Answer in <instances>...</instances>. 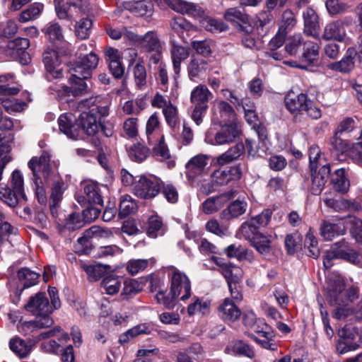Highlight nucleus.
Returning a JSON list of instances; mask_svg holds the SVG:
<instances>
[{
    "label": "nucleus",
    "mask_w": 362,
    "mask_h": 362,
    "mask_svg": "<svg viewBox=\"0 0 362 362\" xmlns=\"http://www.w3.org/2000/svg\"><path fill=\"white\" fill-rule=\"evenodd\" d=\"M82 104L89 111L80 114L76 120L77 129L81 128L87 135H94L99 129L98 117H105L109 114V103L100 96H95L83 100Z\"/></svg>",
    "instance_id": "f257e3e1"
},
{
    "label": "nucleus",
    "mask_w": 362,
    "mask_h": 362,
    "mask_svg": "<svg viewBox=\"0 0 362 362\" xmlns=\"http://www.w3.org/2000/svg\"><path fill=\"white\" fill-rule=\"evenodd\" d=\"M0 199L10 207L23 205L27 201L24 191V180L20 170L13 172L8 185L0 186Z\"/></svg>",
    "instance_id": "f03ea898"
},
{
    "label": "nucleus",
    "mask_w": 362,
    "mask_h": 362,
    "mask_svg": "<svg viewBox=\"0 0 362 362\" xmlns=\"http://www.w3.org/2000/svg\"><path fill=\"white\" fill-rule=\"evenodd\" d=\"M336 247L327 251L323 260V264L329 269L332 266V260L343 259L360 267H362V254L359 255L350 248L344 240L334 244Z\"/></svg>",
    "instance_id": "7ed1b4c3"
},
{
    "label": "nucleus",
    "mask_w": 362,
    "mask_h": 362,
    "mask_svg": "<svg viewBox=\"0 0 362 362\" xmlns=\"http://www.w3.org/2000/svg\"><path fill=\"white\" fill-rule=\"evenodd\" d=\"M168 278L170 282V294L180 297L182 301L191 297V281L185 272L171 267L168 271Z\"/></svg>",
    "instance_id": "20e7f679"
},
{
    "label": "nucleus",
    "mask_w": 362,
    "mask_h": 362,
    "mask_svg": "<svg viewBox=\"0 0 362 362\" xmlns=\"http://www.w3.org/2000/svg\"><path fill=\"white\" fill-rule=\"evenodd\" d=\"M161 179L153 175H141L134 183L133 193L137 197L151 199L157 197L161 190Z\"/></svg>",
    "instance_id": "39448f33"
},
{
    "label": "nucleus",
    "mask_w": 362,
    "mask_h": 362,
    "mask_svg": "<svg viewBox=\"0 0 362 362\" xmlns=\"http://www.w3.org/2000/svg\"><path fill=\"white\" fill-rule=\"evenodd\" d=\"M359 297V288L356 286H350L345 291V284L342 280L337 279L330 285L327 299L330 304L349 303Z\"/></svg>",
    "instance_id": "423d86ee"
},
{
    "label": "nucleus",
    "mask_w": 362,
    "mask_h": 362,
    "mask_svg": "<svg viewBox=\"0 0 362 362\" xmlns=\"http://www.w3.org/2000/svg\"><path fill=\"white\" fill-rule=\"evenodd\" d=\"M331 172L329 163L319 168H310V175L305 178L304 187L314 195H319L323 190Z\"/></svg>",
    "instance_id": "0eeeda50"
},
{
    "label": "nucleus",
    "mask_w": 362,
    "mask_h": 362,
    "mask_svg": "<svg viewBox=\"0 0 362 362\" xmlns=\"http://www.w3.org/2000/svg\"><path fill=\"white\" fill-rule=\"evenodd\" d=\"M98 55L90 52L70 63L69 71L71 76L90 78L93 71L98 66Z\"/></svg>",
    "instance_id": "6e6552de"
},
{
    "label": "nucleus",
    "mask_w": 362,
    "mask_h": 362,
    "mask_svg": "<svg viewBox=\"0 0 362 362\" xmlns=\"http://www.w3.org/2000/svg\"><path fill=\"white\" fill-rule=\"evenodd\" d=\"M55 11L57 17L62 20H71L74 15L71 8L76 14H85L90 11V4L88 0H54Z\"/></svg>",
    "instance_id": "1a4fd4ad"
},
{
    "label": "nucleus",
    "mask_w": 362,
    "mask_h": 362,
    "mask_svg": "<svg viewBox=\"0 0 362 362\" xmlns=\"http://www.w3.org/2000/svg\"><path fill=\"white\" fill-rule=\"evenodd\" d=\"M352 23L353 18L349 16L332 21L325 26L322 37L325 40L344 42L346 38L345 28Z\"/></svg>",
    "instance_id": "9d476101"
},
{
    "label": "nucleus",
    "mask_w": 362,
    "mask_h": 362,
    "mask_svg": "<svg viewBox=\"0 0 362 362\" xmlns=\"http://www.w3.org/2000/svg\"><path fill=\"white\" fill-rule=\"evenodd\" d=\"M25 308L33 315L39 318L51 317L53 308L49 302L45 293L39 292L34 296L30 297Z\"/></svg>",
    "instance_id": "9b49d317"
},
{
    "label": "nucleus",
    "mask_w": 362,
    "mask_h": 362,
    "mask_svg": "<svg viewBox=\"0 0 362 362\" xmlns=\"http://www.w3.org/2000/svg\"><path fill=\"white\" fill-rule=\"evenodd\" d=\"M28 167L32 170L34 180H42L45 182L52 174V165L50 156L47 152H43L40 157H33L28 162Z\"/></svg>",
    "instance_id": "f8f14e48"
},
{
    "label": "nucleus",
    "mask_w": 362,
    "mask_h": 362,
    "mask_svg": "<svg viewBox=\"0 0 362 362\" xmlns=\"http://www.w3.org/2000/svg\"><path fill=\"white\" fill-rule=\"evenodd\" d=\"M86 78H76L71 76L69 79L70 86H64L57 90L58 96L63 98L65 96H78L83 95L89 90V86L87 83Z\"/></svg>",
    "instance_id": "ddd939ff"
},
{
    "label": "nucleus",
    "mask_w": 362,
    "mask_h": 362,
    "mask_svg": "<svg viewBox=\"0 0 362 362\" xmlns=\"http://www.w3.org/2000/svg\"><path fill=\"white\" fill-rule=\"evenodd\" d=\"M235 191L221 194L207 198L201 205L202 211L206 214H212L219 211L225 204L235 196Z\"/></svg>",
    "instance_id": "4468645a"
},
{
    "label": "nucleus",
    "mask_w": 362,
    "mask_h": 362,
    "mask_svg": "<svg viewBox=\"0 0 362 362\" xmlns=\"http://www.w3.org/2000/svg\"><path fill=\"white\" fill-rule=\"evenodd\" d=\"M223 124L214 136L215 142L218 145H223L234 141L241 133L240 125L237 122H230L228 124L226 123Z\"/></svg>",
    "instance_id": "2eb2a0df"
},
{
    "label": "nucleus",
    "mask_w": 362,
    "mask_h": 362,
    "mask_svg": "<svg viewBox=\"0 0 362 362\" xmlns=\"http://www.w3.org/2000/svg\"><path fill=\"white\" fill-rule=\"evenodd\" d=\"M208 165V157L203 154H199L192 158L185 165L186 177L189 180H194L197 176L202 175Z\"/></svg>",
    "instance_id": "dca6fc26"
},
{
    "label": "nucleus",
    "mask_w": 362,
    "mask_h": 362,
    "mask_svg": "<svg viewBox=\"0 0 362 362\" xmlns=\"http://www.w3.org/2000/svg\"><path fill=\"white\" fill-rule=\"evenodd\" d=\"M304 21V33L315 39L320 38V27L319 18L316 12L310 8H306L303 13Z\"/></svg>",
    "instance_id": "f3484780"
},
{
    "label": "nucleus",
    "mask_w": 362,
    "mask_h": 362,
    "mask_svg": "<svg viewBox=\"0 0 362 362\" xmlns=\"http://www.w3.org/2000/svg\"><path fill=\"white\" fill-rule=\"evenodd\" d=\"M160 3L167 4L170 8L177 13H186L192 16H199L202 14V8L189 2L182 0H156Z\"/></svg>",
    "instance_id": "a211bd4d"
},
{
    "label": "nucleus",
    "mask_w": 362,
    "mask_h": 362,
    "mask_svg": "<svg viewBox=\"0 0 362 362\" xmlns=\"http://www.w3.org/2000/svg\"><path fill=\"white\" fill-rule=\"evenodd\" d=\"M53 324L54 320L52 317L37 318L35 320L19 322L18 329L19 332L27 336L39 329L51 327Z\"/></svg>",
    "instance_id": "6ab92c4d"
},
{
    "label": "nucleus",
    "mask_w": 362,
    "mask_h": 362,
    "mask_svg": "<svg viewBox=\"0 0 362 362\" xmlns=\"http://www.w3.org/2000/svg\"><path fill=\"white\" fill-rule=\"evenodd\" d=\"M357 55V51L354 47H349L344 57L338 62L330 63L327 67L333 71L341 73H349L354 68V59Z\"/></svg>",
    "instance_id": "aec40b11"
},
{
    "label": "nucleus",
    "mask_w": 362,
    "mask_h": 362,
    "mask_svg": "<svg viewBox=\"0 0 362 362\" xmlns=\"http://www.w3.org/2000/svg\"><path fill=\"white\" fill-rule=\"evenodd\" d=\"M284 102L287 110L293 114L303 112L310 104L306 94H295L293 92L286 95Z\"/></svg>",
    "instance_id": "412c9836"
},
{
    "label": "nucleus",
    "mask_w": 362,
    "mask_h": 362,
    "mask_svg": "<svg viewBox=\"0 0 362 362\" xmlns=\"http://www.w3.org/2000/svg\"><path fill=\"white\" fill-rule=\"evenodd\" d=\"M219 317L226 322H233L239 319L241 311L235 303L226 298L218 308Z\"/></svg>",
    "instance_id": "4be33fe9"
},
{
    "label": "nucleus",
    "mask_w": 362,
    "mask_h": 362,
    "mask_svg": "<svg viewBox=\"0 0 362 362\" xmlns=\"http://www.w3.org/2000/svg\"><path fill=\"white\" fill-rule=\"evenodd\" d=\"M43 63L46 70L54 78L61 76L60 61L57 52L52 49L45 50L43 53Z\"/></svg>",
    "instance_id": "5701e85b"
},
{
    "label": "nucleus",
    "mask_w": 362,
    "mask_h": 362,
    "mask_svg": "<svg viewBox=\"0 0 362 362\" xmlns=\"http://www.w3.org/2000/svg\"><path fill=\"white\" fill-rule=\"evenodd\" d=\"M213 94L205 85H198L191 92L190 101L194 106L209 107L208 103Z\"/></svg>",
    "instance_id": "b1692460"
},
{
    "label": "nucleus",
    "mask_w": 362,
    "mask_h": 362,
    "mask_svg": "<svg viewBox=\"0 0 362 362\" xmlns=\"http://www.w3.org/2000/svg\"><path fill=\"white\" fill-rule=\"evenodd\" d=\"M64 190L65 184L63 181H56L53 183L49 198V209L53 217L58 216V209Z\"/></svg>",
    "instance_id": "393cba45"
},
{
    "label": "nucleus",
    "mask_w": 362,
    "mask_h": 362,
    "mask_svg": "<svg viewBox=\"0 0 362 362\" xmlns=\"http://www.w3.org/2000/svg\"><path fill=\"white\" fill-rule=\"evenodd\" d=\"M247 203L245 201L235 200L229 204L220 214V218L223 220L229 221L237 218L246 212Z\"/></svg>",
    "instance_id": "a878e982"
},
{
    "label": "nucleus",
    "mask_w": 362,
    "mask_h": 362,
    "mask_svg": "<svg viewBox=\"0 0 362 362\" xmlns=\"http://www.w3.org/2000/svg\"><path fill=\"white\" fill-rule=\"evenodd\" d=\"M136 41L138 46L145 52L158 51L161 49L157 35L152 31L146 33L144 35H136Z\"/></svg>",
    "instance_id": "bb28decb"
},
{
    "label": "nucleus",
    "mask_w": 362,
    "mask_h": 362,
    "mask_svg": "<svg viewBox=\"0 0 362 362\" xmlns=\"http://www.w3.org/2000/svg\"><path fill=\"white\" fill-rule=\"evenodd\" d=\"M245 152V146L243 143H238L230 147L228 151L218 156L216 162L220 165H224L238 160Z\"/></svg>",
    "instance_id": "cd10ccee"
},
{
    "label": "nucleus",
    "mask_w": 362,
    "mask_h": 362,
    "mask_svg": "<svg viewBox=\"0 0 362 362\" xmlns=\"http://www.w3.org/2000/svg\"><path fill=\"white\" fill-rule=\"evenodd\" d=\"M59 130L68 137L76 139L78 136L77 125L74 124V117L71 114H63L58 118Z\"/></svg>",
    "instance_id": "c85d7f7f"
},
{
    "label": "nucleus",
    "mask_w": 362,
    "mask_h": 362,
    "mask_svg": "<svg viewBox=\"0 0 362 362\" xmlns=\"http://www.w3.org/2000/svg\"><path fill=\"white\" fill-rule=\"evenodd\" d=\"M166 230V226L161 217L157 214L149 216L147 221L146 234L148 237L156 238L163 235Z\"/></svg>",
    "instance_id": "c756f323"
},
{
    "label": "nucleus",
    "mask_w": 362,
    "mask_h": 362,
    "mask_svg": "<svg viewBox=\"0 0 362 362\" xmlns=\"http://www.w3.org/2000/svg\"><path fill=\"white\" fill-rule=\"evenodd\" d=\"M270 235L263 233L257 234L251 242L250 245L262 256L267 257L272 253V240Z\"/></svg>",
    "instance_id": "7c9ffc66"
},
{
    "label": "nucleus",
    "mask_w": 362,
    "mask_h": 362,
    "mask_svg": "<svg viewBox=\"0 0 362 362\" xmlns=\"http://www.w3.org/2000/svg\"><path fill=\"white\" fill-rule=\"evenodd\" d=\"M344 232V227L341 224L323 221L320 225V235L325 240H331L336 236L343 235Z\"/></svg>",
    "instance_id": "2f4dec72"
},
{
    "label": "nucleus",
    "mask_w": 362,
    "mask_h": 362,
    "mask_svg": "<svg viewBox=\"0 0 362 362\" xmlns=\"http://www.w3.org/2000/svg\"><path fill=\"white\" fill-rule=\"evenodd\" d=\"M46 38L54 45H59L64 40L62 28L57 22L48 23L42 29Z\"/></svg>",
    "instance_id": "473e14b6"
},
{
    "label": "nucleus",
    "mask_w": 362,
    "mask_h": 362,
    "mask_svg": "<svg viewBox=\"0 0 362 362\" xmlns=\"http://www.w3.org/2000/svg\"><path fill=\"white\" fill-rule=\"evenodd\" d=\"M331 184L337 192L346 193L349 190L350 184L344 168L335 170L331 177Z\"/></svg>",
    "instance_id": "72a5a7b5"
},
{
    "label": "nucleus",
    "mask_w": 362,
    "mask_h": 362,
    "mask_svg": "<svg viewBox=\"0 0 362 362\" xmlns=\"http://www.w3.org/2000/svg\"><path fill=\"white\" fill-rule=\"evenodd\" d=\"M83 191L89 204H94L100 205V206H103V199L100 194V186L97 182H86L84 184Z\"/></svg>",
    "instance_id": "f704fd0d"
},
{
    "label": "nucleus",
    "mask_w": 362,
    "mask_h": 362,
    "mask_svg": "<svg viewBox=\"0 0 362 362\" xmlns=\"http://www.w3.org/2000/svg\"><path fill=\"white\" fill-rule=\"evenodd\" d=\"M171 59L173 62L175 78L179 77L181 70V63L189 57L187 49L182 46H174L171 49Z\"/></svg>",
    "instance_id": "c9c22d12"
},
{
    "label": "nucleus",
    "mask_w": 362,
    "mask_h": 362,
    "mask_svg": "<svg viewBox=\"0 0 362 362\" xmlns=\"http://www.w3.org/2000/svg\"><path fill=\"white\" fill-rule=\"evenodd\" d=\"M208 69L207 61L198 57H192L187 66L189 78L192 80L205 73Z\"/></svg>",
    "instance_id": "e433bc0d"
},
{
    "label": "nucleus",
    "mask_w": 362,
    "mask_h": 362,
    "mask_svg": "<svg viewBox=\"0 0 362 362\" xmlns=\"http://www.w3.org/2000/svg\"><path fill=\"white\" fill-rule=\"evenodd\" d=\"M153 153L160 160H168L169 168L175 165V161L170 159V151L165 143L164 136L159 139L158 143L153 148Z\"/></svg>",
    "instance_id": "4c0bfd02"
},
{
    "label": "nucleus",
    "mask_w": 362,
    "mask_h": 362,
    "mask_svg": "<svg viewBox=\"0 0 362 362\" xmlns=\"http://www.w3.org/2000/svg\"><path fill=\"white\" fill-rule=\"evenodd\" d=\"M226 21L234 24L240 25L248 21V16L245 13V9L241 7H234L227 9L223 15Z\"/></svg>",
    "instance_id": "58836bf2"
},
{
    "label": "nucleus",
    "mask_w": 362,
    "mask_h": 362,
    "mask_svg": "<svg viewBox=\"0 0 362 362\" xmlns=\"http://www.w3.org/2000/svg\"><path fill=\"white\" fill-rule=\"evenodd\" d=\"M55 337L60 342L66 341L69 339V334L63 331L59 326H55L49 330L40 332L36 337L35 340L40 341Z\"/></svg>",
    "instance_id": "ea45409f"
},
{
    "label": "nucleus",
    "mask_w": 362,
    "mask_h": 362,
    "mask_svg": "<svg viewBox=\"0 0 362 362\" xmlns=\"http://www.w3.org/2000/svg\"><path fill=\"white\" fill-rule=\"evenodd\" d=\"M320 47L317 43L310 40L303 42L302 57L304 61L312 64L318 59Z\"/></svg>",
    "instance_id": "a19ab883"
},
{
    "label": "nucleus",
    "mask_w": 362,
    "mask_h": 362,
    "mask_svg": "<svg viewBox=\"0 0 362 362\" xmlns=\"http://www.w3.org/2000/svg\"><path fill=\"white\" fill-rule=\"evenodd\" d=\"M122 279L119 276H105L100 283L101 288L109 295L117 293L121 288Z\"/></svg>",
    "instance_id": "79ce46f5"
},
{
    "label": "nucleus",
    "mask_w": 362,
    "mask_h": 362,
    "mask_svg": "<svg viewBox=\"0 0 362 362\" xmlns=\"http://www.w3.org/2000/svg\"><path fill=\"white\" fill-rule=\"evenodd\" d=\"M9 347L20 358H25L32 349L30 345L19 337L11 339L9 341Z\"/></svg>",
    "instance_id": "37998d69"
},
{
    "label": "nucleus",
    "mask_w": 362,
    "mask_h": 362,
    "mask_svg": "<svg viewBox=\"0 0 362 362\" xmlns=\"http://www.w3.org/2000/svg\"><path fill=\"white\" fill-rule=\"evenodd\" d=\"M259 232L258 226L251 219L242 223L238 229V234L248 240L250 243L256 237Z\"/></svg>",
    "instance_id": "c03bdc74"
},
{
    "label": "nucleus",
    "mask_w": 362,
    "mask_h": 362,
    "mask_svg": "<svg viewBox=\"0 0 362 362\" xmlns=\"http://www.w3.org/2000/svg\"><path fill=\"white\" fill-rule=\"evenodd\" d=\"M160 121L158 113L155 112L150 116L146 125V135L147 141L151 145L156 141V132L159 129Z\"/></svg>",
    "instance_id": "a18cd8bd"
},
{
    "label": "nucleus",
    "mask_w": 362,
    "mask_h": 362,
    "mask_svg": "<svg viewBox=\"0 0 362 362\" xmlns=\"http://www.w3.org/2000/svg\"><path fill=\"white\" fill-rule=\"evenodd\" d=\"M136 210V204L131 196L124 195L121 197L118 214L120 218L128 216L134 213Z\"/></svg>",
    "instance_id": "49530a36"
},
{
    "label": "nucleus",
    "mask_w": 362,
    "mask_h": 362,
    "mask_svg": "<svg viewBox=\"0 0 362 362\" xmlns=\"http://www.w3.org/2000/svg\"><path fill=\"white\" fill-rule=\"evenodd\" d=\"M42 9V4H33L19 14L18 21L21 23H26L30 21H33L40 16Z\"/></svg>",
    "instance_id": "de8ad7c7"
},
{
    "label": "nucleus",
    "mask_w": 362,
    "mask_h": 362,
    "mask_svg": "<svg viewBox=\"0 0 362 362\" xmlns=\"http://www.w3.org/2000/svg\"><path fill=\"white\" fill-rule=\"evenodd\" d=\"M123 288L121 292L122 299H129L134 297L140 291V284L132 279H122Z\"/></svg>",
    "instance_id": "09e8293b"
},
{
    "label": "nucleus",
    "mask_w": 362,
    "mask_h": 362,
    "mask_svg": "<svg viewBox=\"0 0 362 362\" xmlns=\"http://www.w3.org/2000/svg\"><path fill=\"white\" fill-rule=\"evenodd\" d=\"M216 109L220 113L221 124L228 122H234L235 112L229 103L223 100L219 101L217 103Z\"/></svg>",
    "instance_id": "8fccbe9b"
},
{
    "label": "nucleus",
    "mask_w": 362,
    "mask_h": 362,
    "mask_svg": "<svg viewBox=\"0 0 362 362\" xmlns=\"http://www.w3.org/2000/svg\"><path fill=\"white\" fill-rule=\"evenodd\" d=\"M153 8L152 3L146 0L134 1L129 5V10L140 16H150L152 13Z\"/></svg>",
    "instance_id": "3c124183"
},
{
    "label": "nucleus",
    "mask_w": 362,
    "mask_h": 362,
    "mask_svg": "<svg viewBox=\"0 0 362 362\" xmlns=\"http://www.w3.org/2000/svg\"><path fill=\"white\" fill-rule=\"evenodd\" d=\"M18 278L23 281V288H29L37 283L39 274L25 267L18 272Z\"/></svg>",
    "instance_id": "603ef678"
},
{
    "label": "nucleus",
    "mask_w": 362,
    "mask_h": 362,
    "mask_svg": "<svg viewBox=\"0 0 362 362\" xmlns=\"http://www.w3.org/2000/svg\"><path fill=\"white\" fill-rule=\"evenodd\" d=\"M221 273L223 275L228 284L239 281L242 276V269L230 262L227 265H223Z\"/></svg>",
    "instance_id": "864d4df0"
},
{
    "label": "nucleus",
    "mask_w": 362,
    "mask_h": 362,
    "mask_svg": "<svg viewBox=\"0 0 362 362\" xmlns=\"http://www.w3.org/2000/svg\"><path fill=\"white\" fill-rule=\"evenodd\" d=\"M160 192L165 199L171 204H175L179 200V192L177 187L170 182H165L161 180Z\"/></svg>",
    "instance_id": "5fc2aeb1"
},
{
    "label": "nucleus",
    "mask_w": 362,
    "mask_h": 362,
    "mask_svg": "<svg viewBox=\"0 0 362 362\" xmlns=\"http://www.w3.org/2000/svg\"><path fill=\"white\" fill-rule=\"evenodd\" d=\"M149 154V149L140 143H136L130 147L129 150V158L136 162L144 161Z\"/></svg>",
    "instance_id": "6e6d98bb"
},
{
    "label": "nucleus",
    "mask_w": 362,
    "mask_h": 362,
    "mask_svg": "<svg viewBox=\"0 0 362 362\" xmlns=\"http://www.w3.org/2000/svg\"><path fill=\"white\" fill-rule=\"evenodd\" d=\"M92 21L88 18L81 19L75 25V35L80 40L88 38L90 33Z\"/></svg>",
    "instance_id": "4d7b16f0"
},
{
    "label": "nucleus",
    "mask_w": 362,
    "mask_h": 362,
    "mask_svg": "<svg viewBox=\"0 0 362 362\" xmlns=\"http://www.w3.org/2000/svg\"><path fill=\"white\" fill-rule=\"evenodd\" d=\"M326 9L331 16L343 14L348 11L349 6L339 0H327L325 2Z\"/></svg>",
    "instance_id": "13d9d810"
},
{
    "label": "nucleus",
    "mask_w": 362,
    "mask_h": 362,
    "mask_svg": "<svg viewBox=\"0 0 362 362\" xmlns=\"http://www.w3.org/2000/svg\"><path fill=\"white\" fill-rule=\"evenodd\" d=\"M191 46L198 54L208 57L211 54L215 45L211 40H204L192 41Z\"/></svg>",
    "instance_id": "bf43d9fd"
},
{
    "label": "nucleus",
    "mask_w": 362,
    "mask_h": 362,
    "mask_svg": "<svg viewBox=\"0 0 362 362\" xmlns=\"http://www.w3.org/2000/svg\"><path fill=\"white\" fill-rule=\"evenodd\" d=\"M163 114L165 117L167 124L172 129H174L179 124V116L178 110L176 106L173 105H168L162 110Z\"/></svg>",
    "instance_id": "052dcab7"
},
{
    "label": "nucleus",
    "mask_w": 362,
    "mask_h": 362,
    "mask_svg": "<svg viewBox=\"0 0 362 362\" xmlns=\"http://www.w3.org/2000/svg\"><path fill=\"white\" fill-rule=\"evenodd\" d=\"M194 302L187 307V313L189 315H194L197 313H201L202 315H206L209 313V302L202 301L197 297H194Z\"/></svg>",
    "instance_id": "680f3d73"
},
{
    "label": "nucleus",
    "mask_w": 362,
    "mask_h": 362,
    "mask_svg": "<svg viewBox=\"0 0 362 362\" xmlns=\"http://www.w3.org/2000/svg\"><path fill=\"white\" fill-rule=\"evenodd\" d=\"M149 264V260L146 259H132L127 264V271L132 276L144 271Z\"/></svg>",
    "instance_id": "e2e57ef3"
},
{
    "label": "nucleus",
    "mask_w": 362,
    "mask_h": 362,
    "mask_svg": "<svg viewBox=\"0 0 362 362\" xmlns=\"http://www.w3.org/2000/svg\"><path fill=\"white\" fill-rule=\"evenodd\" d=\"M0 106L3 107L8 113L18 112L23 111L26 104L18 100L1 99L0 98Z\"/></svg>",
    "instance_id": "0e129e2a"
},
{
    "label": "nucleus",
    "mask_w": 362,
    "mask_h": 362,
    "mask_svg": "<svg viewBox=\"0 0 362 362\" xmlns=\"http://www.w3.org/2000/svg\"><path fill=\"white\" fill-rule=\"evenodd\" d=\"M323 202L327 207L336 211H342L348 206L347 202L345 199L332 197L330 194L327 193L324 195Z\"/></svg>",
    "instance_id": "69168bd1"
},
{
    "label": "nucleus",
    "mask_w": 362,
    "mask_h": 362,
    "mask_svg": "<svg viewBox=\"0 0 362 362\" xmlns=\"http://www.w3.org/2000/svg\"><path fill=\"white\" fill-rule=\"evenodd\" d=\"M310 168H319L327 163L323 158L321 151L317 146H312L309 149Z\"/></svg>",
    "instance_id": "338daca9"
},
{
    "label": "nucleus",
    "mask_w": 362,
    "mask_h": 362,
    "mask_svg": "<svg viewBox=\"0 0 362 362\" xmlns=\"http://www.w3.org/2000/svg\"><path fill=\"white\" fill-rule=\"evenodd\" d=\"M233 352L235 355L245 356L249 358H253L255 356L252 347L243 341H238L234 344Z\"/></svg>",
    "instance_id": "774afa93"
}]
</instances>
